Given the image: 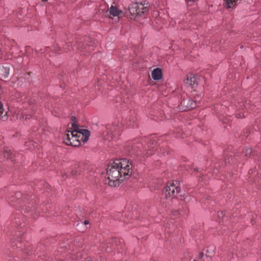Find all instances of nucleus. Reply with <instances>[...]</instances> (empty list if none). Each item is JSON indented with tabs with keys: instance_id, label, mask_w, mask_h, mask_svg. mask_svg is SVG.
I'll list each match as a JSON object with an SVG mask.
<instances>
[{
	"instance_id": "20",
	"label": "nucleus",
	"mask_w": 261,
	"mask_h": 261,
	"mask_svg": "<svg viewBox=\"0 0 261 261\" xmlns=\"http://www.w3.org/2000/svg\"><path fill=\"white\" fill-rule=\"evenodd\" d=\"M224 214L223 212H218V216L219 217H223Z\"/></svg>"
},
{
	"instance_id": "14",
	"label": "nucleus",
	"mask_w": 261,
	"mask_h": 261,
	"mask_svg": "<svg viewBox=\"0 0 261 261\" xmlns=\"http://www.w3.org/2000/svg\"><path fill=\"white\" fill-rule=\"evenodd\" d=\"M4 156L7 159H12L14 154L11 149H6L4 151Z\"/></svg>"
},
{
	"instance_id": "8",
	"label": "nucleus",
	"mask_w": 261,
	"mask_h": 261,
	"mask_svg": "<svg viewBox=\"0 0 261 261\" xmlns=\"http://www.w3.org/2000/svg\"><path fill=\"white\" fill-rule=\"evenodd\" d=\"M185 82L186 84L190 85L192 88H194L195 86L198 85V82L196 76L192 74L187 75V79Z\"/></svg>"
},
{
	"instance_id": "21",
	"label": "nucleus",
	"mask_w": 261,
	"mask_h": 261,
	"mask_svg": "<svg viewBox=\"0 0 261 261\" xmlns=\"http://www.w3.org/2000/svg\"><path fill=\"white\" fill-rule=\"evenodd\" d=\"M152 154V153L151 151H150V150H148L146 152V155H151Z\"/></svg>"
},
{
	"instance_id": "4",
	"label": "nucleus",
	"mask_w": 261,
	"mask_h": 261,
	"mask_svg": "<svg viewBox=\"0 0 261 261\" xmlns=\"http://www.w3.org/2000/svg\"><path fill=\"white\" fill-rule=\"evenodd\" d=\"M177 181L168 183L164 190V195L166 198H173L179 191V188L176 185Z\"/></svg>"
},
{
	"instance_id": "23",
	"label": "nucleus",
	"mask_w": 261,
	"mask_h": 261,
	"mask_svg": "<svg viewBox=\"0 0 261 261\" xmlns=\"http://www.w3.org/2000/svg\"><path fill=\"white\" fill-rule=\"evenodd\" d=\"M89 223V221H88V220H85V221H84V224H85V225L88 224Z\"/></svg>"
},
{
	"instance_id": "25",
	"label": "nucleus",
	"mask_w": 261,
	"mask_h": 261,
	"mask_svg": "<svg viewBox=\"0 0 261 261\" xmlns=\"http://www.w3.org/2000/svg\"><path fill=\"white\" fill-rule=\"evenodd\" d=\"M42 1H43V2H46V1H47L48 0H42Z\"/></svg>"
},
{
	"instance_id": "22",
	"label": "nucleus",
	"mask_w": 261,
	"mask_h": 261,
	"mask_svg": "<svg viewBox=\"0 0 261 261\" xmlns=\"http://www.w3.org/2000/svg\"><path fill=\"white\" fill-rule=\"evenodd\" d=\"M203 256V253L202 252H201L200 254H199V258H202V257Z\"/></svg>"
},
{
	"instance_id": "27",
	"label": "nucleus",
	"mask_w": 261,
	"mask_h": 261,
	"mask_svg": "<svg viewBox=\"0 0 261 261\" xmlns=\"http://www.w3.org/2000/svg\"><path fill=\"white\" fill-rule=\"evenodd\" d=\"M186 103V101H183V103L185 104Z\"/></svg>"
},
{
	"instance_id": "6",
	"label": "nucleus",
	"mask_w": 261,
	"mask_h": 261,
	"mask_svg": "<svg viewBox=\"0 0 261 261\" xmlns=\"http://www.w3.org/2000/svg\"><path fill=\"white\" fill-rule=\"evenodd\" d=\"M77 139L80 141V142L81 141L86 142L88 141L90 136V133L88 130L85 129H79L77 127Z\"/></svg>"
},
{
	"instance_id": "26",
	"label": "nucleus",
	"mask_w": 261,
	"mask_h": 261,
	"mask_svg": "<svg viewBox=\"0 0 261 261\" xmlns=\"http://www.w3.org/2000/svg\"><path fill=\"white\" fill-rule=\"evenodd\" d=\"M194 171H197V169H196V168H195V169H194Z\"/></svg>"
},
{
	"instance_id": "10",
	"label": "nucleus",
	"mask_w": 261,
	"mask_h": 261,
	"mask_svg": "<svg viewBox=\"0 0 261 261\" xmlns=\"http://www.w3.org/2000/svg\"><path fill=\"white\" fill-rule=\"evenodd\" d=\"M9 67L8 66L0 67V76L7 78L9 74Z\"/></svg>"
},
{
	"instance_id": "15",
	"label": "nucleus",
	"mask_w": 261,
	"mask_h": 261,
	"mask_svg": "<svg viewBox=\"0 0 261 261\" xmlns=\"http://www.w3.org/2000/svg\"><path fill=\"white\" fill-rule=\"evenodd\" d=\"M215 247L213 245H210L207 247L206 250V253L208 256H211L214 253Z\"/></svg>"
},
{
	"instance_id": "29",
	"label": "nucleus",
	"mask_w": 261,
	"mask_h": 261,
	"mask_svg": "<svg viewBox=\"0 0 261 261\" xmlns=\"http://www.w3.org/2000/svg\"><path fill=\"white\" fill-rule=\"evenodd\" d=\"M73 119H75V118H72V120H73Z\"/></svg>"
},
{
	"instance_id": "16",
	"label": "nucleus",
	"mask_w": 261,
	"mask_h": 261,
	"mask_svg": "<svg viewBox=\"0 0 261 261\" xmlns=\"http://www.w3.org/2000/svg\"><path fill=\"white\" fill-rule=\"evenodd\" d=\"M197 100H195V102H189L187 103V109H193L197 107V103H196Z\"/></svg>"
},
{
	"instance_id": "5",
	"label": "nucleus",
	"mask_w": 261,
	"mask_h": 261,
	"mask_svg": "<svg viewBox=\"0 0 261 261\" xmlns=\"http://www.w3.org/2000/svg\"><path fill=\"white\" fill-rule=\"evenodd\" d=\"M121 124L119 125H110L109 124L107 126V132L106 134L104 135L105 139L107 140H112L113 137H115L118 135L121 131L120 128Z\"/></svg>"
},
{
	"instance_id": "2",
	"label": "nucleus",
	"mask_w": 261,
	"mask_h": 261,
	"mask_svg": "<svg viewBox=\"0 0 261 261\" xmlns=\"http://www.w3.org/2000/svg\"><path fill=\"white\" fill-rule=\"evenodd\" d=\"M70 125L71 127L69 124L68 125L67 133L65 137L64 142L68 145L79 146L81 143L76 137V134H77V125L74 122L71 123Z\"/></svg>"
},
{
	"instance_id": "1",
	"label": "nucleus",
	"mask_w": 261,
	"mask_h": 261,
	"mask_svg": "<svg viewBox=\"0 0 261 261\" xmlns=\"http://www.w3.org/2000/svg\"><path fill=\"white\" fill-rule=\"evenodd\" d=\"M132 173V164L126 159H116L108 165L107 169L108 185L112 187L128 178Z\"/></svg>"
},
{
	"instance_id": "11",
	"label": "nucleus",
	"mask_w": 261,
	"mask_h": 261,
	"mask_svg": "<svg viewBox=\"0 0 261 261\" xmlns=\"http://www.w3.org/2000/svg\"><path fill=\"white\" fill-rule=\"evenodd\" d=\"M226 7L228 8H231L234 7L242 0H224Z\"/></svg>"
},
{
	"instance_id": "9",
	"label": "nucleus",
	"mask_w": 261,
	"mask_h": 261,
	"mask_svg": "<svg viewBox=\"0 0 261 261\" xmlns=\"http://www.w3.org/2000/svg\"><path fill=\"white\" fill-rule=\"evenodd\" d=\"M152 78L154 80H159L162 76V70L159 68H156L153 70L151 73Z\"/></svg>"
},
{
	"instance_id": "24",
	"label": "nucleus",
	"mask_w": 261,
	"mask_h": 261,
	"mask_svg": "<svg viewBox=\"0 0 261 261\" xmlns=\"http://www.w3.org/2000/svg\"><path fill=\"white\" fill-rule=\"evenodd\" d=\"M75 174H76L75 173H73V172H72V175H75Z\"/></svg>"
},
{
	"instance_id": "3",
	"label": "nucleus",
	"mask_w": 261,
	"mask_h": 261,
	"mask_svg": "<svg viewBox=\"0 0 261 261\" xmlns=\"http://www.w3.org/2000/svg\"><path fill=\"white\" fill-rule=\"evenodd\" d=\"M147 10V7L141 3H133L128 7L129 14H127V16L131 19L135 20L141 16Z\"/></svg>"
},
{
	"instance_id": "31",
	"label": "nucleus",
	"mask_w": 261,
	"mask_h": 261,
	"mask_svg": "<svg viewBox=\"0 0 261 261\" xmlns=\"http://www.w3.org/2000/svg\"><path fill=\"white\" fill-rule=\"evenodd\" d=\"M193 261H196V260H194Z\"/></svg>"
},
{
	"instance_id": "7",
	"label": "nucleus",
	"mask_w": 261,
	"mask_h": 261,
	"mask_svg": "<svg viewBox=\"0 0 261 261\" xmlns=\"http://www.w3.org/2000/svg\"><path fill=\"white\" fill-rule=\"evenodd\" d=\"M110 17L117 16L118 18L122 17L124 15L123 12L119 10L116 7L111 6L109 9Z\"/></svg>"
},
{
	"instance_id": "12",
	"label": "nucleus",
	"mask_w": 261,
	"mask_h": 261,
	"mask_svg": "<svg viewBox=\"0 0 261 261\" xmlns=\"http://www.w3.org/2000/svg\"><path fill=\"white\" fill-rule=\"evenodd\" d=\"M30 115L29 114L27 111L19 110L17 114V117H19L20 119H27L29 118L28 116Z\"/></svg>"
},
{
	"instance_id": "19",
	"label": "nucleus",
	"mask_w": 261,
	"mask_h": 261,
	"mask_svg": "<svg viewBox=\"0 0 261 261\" xmlns=\"http://www.w3.org/2000/svg\"><path fill=\"white\" fill-rule=\"evenodd\" d=\"M172 214L174 216H177V215L180 214V213H179V212L178 210H174L172 212Z\"/></svg>"
},
{
	"instance_id": "28",
	"label": "nucleus",
	"mask_w": 261,
	"mask_h": 261,
	"mask_svg": "<svg viewBox=\"0 0 261 261\" xmlns=\"http://www.w3.org/2000/svg\"><path fill=\"white\" fill-rule=\"evenodd\" d=\"M67 49V50H70V48H67V49Z\"/></svg>"
},
{
	"instance_id": "18",
	"label": "nucleus",
	"mask_w": 261,
	"mask_h": 261,
	"mask_svg": "<svg viewBox=\"0 0 261 261\" xmlns=\"http://www.w3.org/2000/svg\"><path fill=\"white\" fill-rule=\"evenodd\" d=\"M236 116L238 118H243V117H244V114H241V113H237L236 114Z\"/></svg>"
},
{
	"instance_id": "17",
	"label": "nucleus",
	"mask_w": 261,
	"mask_h": 261,
	"mask_svg": "<svg viewBox=\"0 0 261 261\" xmlns=\"http://www.w3.org/2000/svg\"><path fill=\"white\" fill-rule=\"evenodd\" d=\"M252 150L251 148L247 147L245 148L243 151V154L246 156H248L251 154Z\"/></svg>"
},
{
	"instance_id": "13",
	"label": "nucleus",
	"mask_w": 261,
	"mask_h": 261,
	"mask_svg": "<svg viewBox=\"0 0 261 261\" xmlns=\"http://www.w3.org/2000/svg\"><path fill=\"white\" fill-rule=\"evenodd\" d=\"M4 111L3 105L0 101V118L2 120L5 121L7 119V112L4 114Z\"/></svg>"
},
{
	"instance_id": "30",
	"label": "nucleus",
	"mask_w": 261,
	"mask_h": 261,
	"mask_svg": "<svg viewBox=\"0 0 261 261\" xmlns=\"http://www.w3.org/2000/svg\"><path fill=\"white\" fill-rule=\"evenodd\" d=\"M87 261H91V260H87Z\"/></svg>"
}]
</instances>
